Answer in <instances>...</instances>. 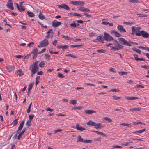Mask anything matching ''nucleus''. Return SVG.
Returning <instances> with one entry per match:
<instances>
[{
	"label": "nucleus",
	"instance_id": "obj_17",
	"mask_svg": "<svg viewBox=\"0 0 149 149\" xmlns=\"http://www.w3.org/2000/svg\"><path fill=\"white\" fill-rule=\"evenodd\" d=\"M6 68L9 72H10L13 70L15 69L14 65H10L6 67Z\"/></svg>",
	"mask_w": 149,
	"mask_h": 149
},
{
	"label": "nucleus",
	"instance_id": "obj_18",
	"mask_svg": "<svg viewBox=\"0 0 149 149\" xmlns=\"http://www.w3.org/2000/svg\"><path fill=\"white\" fill-rule=\"evenodd\" d=\"M142 108L141 107H137V108H131L130 109V111H139Z\"/></svg>",
	"mask_w": 149,
	"mask_h": 149
},
{
	"label": "nucleus",
	"instance_id": "obj_9",
	"mask_svg": "<svg viewBox=\"0 0 149 149\" xmlns=\"http://www.w3.org/2000/svg\"><path fill=\"white\" fill-rule=\"evenodd\" d=\"M57 6L60 8H62L67 10H69L70 9V7L65 4H62L61 5H58Z\"/></svg>",
	"mask_w": 149,
	"mask_h": 149
},
{
	"label": "nucleus",
	"instance_id": "obj_10",
	"mask_svg": "<svg viewBox=\"0 0 149 149\" xmlns=\"http://www.w3.org/2000/svg\"><path fill=\"white\" fill-rule=\"evenodd\" d=\"M79 10L82 12H90V10L87 8H85L82 6H80L78 8Z\"/></svg>",
	"mask_w": 149,
	"mask_h": 149
},
{
	"label": "nucleus",
	"instance_id": "obj_25",
	"mask_svg": "<svg viewBox=\"0 0 149 149\" xmlns=\"http://www.w3.org/2000/svg\"><path fill=\"white\" fill-rule=\"evenodd\" d=\"M68 46L67 45H60L57 46V47L58 48H61L62 49H66L68 47Z\"/></svg>",
	"mask_w": 149,
	"mask_h": 149
},
{
	"label": "nucleus",
	"instance_id": "obj_62",
	"mask_svg": "<svg viewBox=\"0 0 149 149\" xmlns=\"http://www.w3.org/2000/svg\"><path fill=\"white\" fill-rule=\"evenodd\" d=\"M113 148H122L121 146L118 145L114 146H113Z\"/></svg>",
	"mask_w": 149,
	"mask_h": 149
},
{
	"label": "nucleus",
	"instance_id": "obj_49",
	"mask_svg": "<svg viewBox=\"0 0 149 149\" xmlns=\"http://www.w3.org/2000/svg\"><path fill=\"white\" fill-rule=\"evenodd\" d=\"M104 119L108 121V122H110L112 121L111 119L107 117H105L104 118Z\"/></svg>",
	"mask_w": 149,
	"mask_h": 149
},
{
	"label": "nucleus",
	"instance_id": "obj_24",
	"mask_svg": "<svg viewBox=\"0 0 149 149\" xmlns=\"http://www.w3.org/2000/svg\"><path fill=\"white\" fill-rule=\"evenodd\" d=\"M84 140L83 139L81 138L80 135L78 136L77 137V142H82L84 143Z\"/></svg>",
	"mask_w": 149,
	"mask_h": 149
},
{
	"label": "nucleus",
	"instance_id": "obj_42",
	"mask_svg": "<svg viewBox=\"0 0 149 149\" xmlns=\"http://www.w3.org/2000/svg\"><path fill=\"white\" fill-rule=\"evenodd\" d=\"M45 64V62L44 61H42L39 64V66L40 67H43Z\"/></svg>",
	"mask_w": 149,
	"mask_h": 149
},
{
	"label": "nucleus",
	"instance_id": "obj_30",
	"mask_svg": "<svg viewBox=\"0 0 149 149\" xmlns=\"http://www.w3.org/2000/svg\"><path fill=\"white\" fill-rule=\"evenodd\" d=\"M116 49V50H118L123 48V46L120 44H118L116 46H115Z\"/></svg>",
	"mask_w": 149,
	"mask_h": 149
},
{
	"label": "nucleus",
	"instance_id": "obj_57",
	"mask_svg": "<svg viewBox=\"0 0 149 149\" xmlns=\"http://www.w3.org/2000/svg\"><path fill=\"white\" fill-rule=\"evenodd\" d=\"M52 31L53 30L52 29H50L49 30V31L47 32V34H49V35H50V33H52Z\"/></svg>",
	"mask_w": 149,
	"mask_h": 149
},
{
	"label": "nucleus",
	"instance_id": "obj_52",
	"mask_svg": "<svg viewBox=\"0 0 149 149\" xmlns=\"http://www.w3.org/2000/svg\"><path fill=\"white\" fill-rule=\"evenodd\" d=\"M106 51L103 49H98L97 50V52L99 53H104Z\"/></svg>",
	"mask_w": 149,
	"mask_h": 149
},
{
	"label": "nucleus",
	"instance_id": "obj_22",
	"mask_svg": "<svg viewBox=\"0 0 149 149\" xmlns=\"http://www.w3.org/2000/svg\"><path fill=\"white\" fill-rule=\"evenodd\" d=\"M125 99L127 100H136L138 99V98L135 97H128L126 96L125 97Z\"/></svg>",
	"mask_w": 149,
	"mask_h": 149
},
{
	"label": "nucleus",
	"instance_id": "obj_14",
	"mask_svg": "<svg viewBox=\"0 0 149 149\" xmlns=\"http://www.w3.org/2000/svg\"><path fill=\"white\" fill-rule=\"evenodd\" d=\"M76 128L77 130L81 131H83L86 130L85 128L83 127L81 125L78 124L76 125Z\"/></svg>",
	"mask_w": 149,
	"mask_h": 149
},
{
	"label": "nucleus",
	"instance_id": "obj_8",
	"mask_svg": "<svg viewBox=\"0 0 149 149\" xmlns=\"http://www.w3.org/2000/svg\"><path fill=\"white\" fill-rule=\"evenodd\" d=\"M6 6L7 8H9L12 10H14L13 3L11 0H9L7 2Z\"/></svg>",
	"mask_w": 149,
	"mask_h": 149
},
{
	"label": "nucleus",
	"instance_id": "obj_55",
	"mask_svg": "<svg viewBox=\"0 0 149 149\" xmlns=\"http://www.w3.org/2000/svg\"><path fill=\"white\" fill-rule=\"evenodd\" d=\"M83 14L85 16L87 17H91V16L88 14L86 13H84Z\"/></svg>",
	"mask_w": 149,
	"mask_h": 149
},
{
	"label": "nucleus",
	"instance_id": "obj_50",
	"mask_svg": "<svg viewBox=\"0 0 149 149\" xmlns=\"http://www.w3.org/2000/svg\"><path fill=\"white\" fill-rule=\"evenodd\" d=\"M49 56H50L49 54H46L45 56V58L47 60H49L50 59Z\"/></svg>",
	"mask_w": 149,
	"mask_h": 149
},
{
	"label": "nucleus",
	"instance_id": "obj_36",
	"mask_svg": "<svg viewBox=\"0 0 149 149\" xmlns=\"http://www.w3.org/2000/svg\"><path fill=\"white\" fill-rule=\"evenodd\" d=\"M94 132H96V133H97V134H98L99 135H102L104 136L105 137L107 136L106 134H104L102 132H99V131H94Z\"/></svg>",
	"mask_w": 149,
	"mask_h": 149
},
{
	"label": "nucleus",
	"instance_id": "obj_44",
	"mask_svg": "<svg viewBox=\"0 0 149 149\" xmlns=\"http://www.w3.org/2000/svg\"><path fill=\"white\" fill-rule=\"evenodd\" d=\"M119 74L120 75H126L127 74V72H119Z\"/></svg>",
	"mask_w": 149,
	"mask_h": 149
},
{
	"label": "nucleus",
	"instance_id": "obj_39",
	"mask_svg": "<svg viewBox=\"0 0 149 149\" xmlns=\"http://www.w3.org/2000/svg\"><path fill=\"white\" fill-rule=\"evenodd\" d=\"M132 49L139 54H141V51L140 50L137 49L136 48H133Z\"/></svg>",
	"mask_w": 149,
	"mask_h": 149
},
{
	"label": "nucleus",
	"instance_id": "obj_40",
	"mask_svg": "<svg viewBox=\"0 0 149 149\" xmlns=\"http://www.w3.org/2000/svg\"><path fill=\"white\" fill-rule=\"evenodd\" d=\"M73 16H78V17H82V16H83V15H81L80 14L78 13H73Z\"/></svg>",
	"mask_w": 149,
	"mask_h": 149
},
{
	"label": "nucleus",
	"instance_id": "obj_46",
	"mask_svg": "<svg viewBox=\"0 0 149 149\" xmlns=\"http://www.w3.org/2000/svg\"><path fill=\"white\" fill-rule=\"evenodd\" d=\"M57 76L58 77L61 78H63L65 77V76H63L62 74L60 73H58Z\"/></svg>",
	"mask_w": 149,
	"mask_h": 149
},
{
	"label": "nucleus",
	"instance_id": "obj_2",
	"mask_svg": "<svg viewBox=\"0 0 149 149\" xmlns=\"http://www.w3.org/2000/svg\"><path fill=\"white\" fill-rule=\"evenodd\" d=\"M136 35L139 36H141L143 38H149V34L147 32L143 30L141 31L138 33H136Z\"/></svg>",
	"mask_w": 149,
	"mask_h": 149
},
{
	"label": "nucleus",
	"instance_id": "obj_34",
	"mask_svg": "<svg viewBox=\"0 0 149 149\" xmlns=\"http://www.w3.org/2000/svg\"><path fill=\"white\" fill-rule=\"evenodd\" d=\"M138 47L142 49L146 50L149 52V48L147 47H144L143 46H139Z\"/></svg>",
	"mask_w": 149,
	"mask_h": 149
},
{
	"label": "nucleus",
	"instance_id": "obj_27",
	"mask_svg": "<svg viewBox=\"0 0 149 149\" xmlns=\"http://www.w3.org/2000/svg\"><path fill=\"white\" fill-rule=\"evenodd\" d=\"M24 121H22L20 124V125L18 127V130H21L24 124Z\"/></svg>",
	"mask_w": 149,
	"mask_h": 149
},
{
	"label": "nucleus",
	"instance_id": "obj_37",
	"mask_svg": "<svg viewBox=\"0 0 149 149\" xmlns=\"http://www.w3.org/2000/svg\"><path fill=\"white\" fill-rule=\"evenodd\" d=\"M24 134V133L22 131L19 133V135H18L17 136V139L19 140L22 137V135L23 134Z\"/></svg>",
	"mask_w": 149,
	"mask_h": 149
},
{
	"label": "nucleus",
	"instance_id": "obj_54",
	"mask_svg": "<svg viewBox=\"0 0 149 149\" xmlns=\"http://www.w3.org/2000/svg\"><path fill=\"white\" fill-rule=\"evenodd\" d=\"M31 121H28L26 122V125L28 126H30L31 125Z\"/></svg>",
	"mask_w": 149,
	"mask_h": 149
},
{
	"label": "nucleus",
	"instance_id": "obj_15",
	"mask_svg": "<svg viewBox=\"0 0 149 149\" xmlns=\"http://www.w3.org/2000/svg\"><path fill=\"white\" fill-rule=\"evenodd\" d=\"M111 34L112 35L114 34L116 37H118L121 36V35L118 32L114 30L112 31L111 32Z\"/></svg>",
	"mask_w": 149,
	"mask_h": 149
},
{
	"label": "nucleus",
	"instance_id": "obj_35",
	"mask_svg": "<svg viewBox=\"0 0 149 149\" xmlns=\"http://www.w3.org/2000/svg\"><path fill=\"white\" fill-rule=\"evenodd\" d=\"M18 119H16L11 124V125H13V126L16 125L18 123L17 121Z\"/></svg>",
	"mask_w": 149,
	"mask_h": 149
},
{
	"label": "nucleus",
	"instance_id": "obj_19",
	"mask_svg": "<svg viewBox=\"0 0 149 149\" xmlns=\"http://www.w3.org/2000/svg\"><path fill=\"white\" fill-rule=\"evenodd\" d=\"M84 112L86 114H91L96 113V111L92 110H86L84 111Z\"/></svg>",
	"mask_w": 149,
	"mask_h": 149
},
{
	"label": "nucleus",
	"instance_id": "obj_29",
	"mask_svg": "<svg viewBox=\"0 0 149 149\" xmlns=\"http://www.w3.org/2000/svg\"><path fill=\"white\" fill-rule=\"evenodd\" d=\"M27 13L28 15L30 17H33L35 16L34 14L32 12L28 11L27 12Z\"/></svg>",
	"mask_w": 149,
	"mask_h": 149
},
{
	"label": "nucleus",
	"instance_id": "obj_6",
	"mask_svg": "<svg viewBox=\"0 0 149 149\" xmlns=\"http://www.w3.org/2000/svg\"><path fill=\"white\" fill-rule=\"evenodd\" d=\"M70 3L71 4H73L75 6H84V2L80 1H70Z\"/></svg>",
	"mask_w": 149,
	"mask_h": 149
},
{
	"label": "nucleus",
	"instance_id": "obj_21",
	"mask_svg": "<svg viewBox=\"0 0 149 149\" xmlns=\"http://www.w3.org/2000/svg\"><path fill=\"white\" fill-rule=\"evenodd\" d=\"M62 37L64 38L65 40H73V38L70 37H69L68 36H65L62 35Z\"/></svg>",
	"mask_w": 149,
	"mask_h": 149
},
{
	"label": "nucleus",
	"instance_id": "obj_7",
	"mask_svg": "<svg viewBox=\"0 0 149 149\" xmlns=\"http://www.w3.org/2000/svg\"><path fill=\"white\" fill-rule=\"evenodd\" d=\"M104 40L107 41H110L113 40V38L107 33L104 32Z\"/></svg>",
	"mask_w": 149,
	"mask_h": 149
},
{
	"label": "nucleus",
	"instance_id": "obj_23",
	"mask_svg": "<svg viewBox=\"0 0 149 149\" xmlns=\"http://www.w3.org/2000/svg\"><path fill=\"white\" fill-rule=\"evenodd\" d=\"M95 122H93L91 121H89L87 123V125L91 126H95Z\"/></svg>",
	"mask_w": 149,
	"mask_h": 149
},
{
	"label": "nucleus",
	"instance_id": "obj_41",
	"mask_svg": "<svg viewBox=\"0 0 149 149\" xmlns=\"http://www.w3.org/2000/svg\"><path fill=\"white\" fill-rule=\"evenodd\" d=\"M93 141L90 140H84V143H91Z\"/></svg>",
	"mask_w": 149,
	"mask_h": 149
},
{
	"label": "nucleus",
	"instance_id": "obj_38",
	"mask_svg": "<svg viewBox=\"0 0 149 149\" xmlns=\"http://www.w3.org/2000/svg\"><path fill=\"white\" fill-rule=\"evenodd\" d=\"M123 23L127 25H132L133 24H134L135 23L134 22H124Z\"/></svg>",
	"mask_w": 149,
	"mask_h": 149
},
{
	"label": "nucleus",
	"instance_id": "obj_58",
	"mask_svg": "<svg viewBox=\"0 0 149 149\" xmlns=\"http://www.w3.org/2000/svg\"><path fill=\"white\" fill-rule=\"evenodd\" d=\"M113 98L115 100H118L120 98V97H118L115 95H114L113 96Z\"/></svg>",
	"mask_w": 149,
	"mask_h": 149
},
{
	"label": "nucleus",
	"instance_id": "obj_64",
	"mask_svg": "<svg viewBox=\"0 0 149 149\" xmlns=\"http://www.w3.org/2000/svg\"><path fill=\"white\" fill-rule=\"evenodd\" d=\"M31 55V53H29V54H27L26 56H25L24 58V59H27V58H29V56H30Z\"/></svg>",
	"mask_w": 149,
	"mask_h": 149
},
{
	"label": "nucleus",
	"instance_id": "obj_13",
	"mask_svg": "<svg viewBox=\"0 0 149 149\" xmlns=\"http://www.w3.org/2000/svg\"><path fill=\"white\" fill-rule=\"evenodd\" d=\"M117 28L120 32L123 33L126 32L125 29L122 25H118Z\"/></svg>",
	"mask_w": 149,
	"mask_h": 149
},
{
	"label": "nucleus",
	"instance_id": "obj_45",
	"mask_svg": "<svg viewBox=\"0 0 149 149\" xmlns=\"http://www.w3.org/2000/svg\"><path fill=\"white\" fill-rule=\"evenodd\" d=\"M34 116V115L33 114H31L29 115V120L30 121H31L32 120Z\"/></svg>",
	"mask_w": 149,
	"mask_h": 149
},
{
	"label": "nucleus",
	"instance_id": "obj_28",
	"mask_svg": "<svg viewBox=\"0 0 149 149\" xmlns=\"http://www.w3.org/2000/svg\"><path fill=\"white\" fill-rule=\"evenodd\" d=\"M38 52L37 48H34L33 49L31 52V53L38 54H39Z\"/></svg>",
	"mask_w": 149,
	"mask_h": 149
},
{
	"label": "nucleus",
	"instance_id": "obj_33",
	"mask_svg": "<svg viewBox=\"0 0 149 149\" xmlns=\"http://www.w3.org/2000/svg\"><path fill=\"white\" fill-rule=\"evenodd\" d=\"M39 18L41 20L45 19V17L43 16V15L40 13L38 15Z\"/></svg>",
	"mask_w": 149,
	"mask_h": 149
},
{
	"label": "nucleus",
	"instance_id": "obj_63",
	"mask_svg": "<svg viewBox=\"0 0 149 149\" xmlns=\"http://www.w3.org/2000/svg\"><path fill=\"white\" fill-rule=\"evenodd\" d=\"M45 50H46V49L45 48H44L42 50H41V51H40L38 52L39 54H40L42 53H43L45 51Z\"/></svg>",
	"mask_w": 149,
	"mask_h": 149
},
{
	"label": "nucleus",
	"instance_id": "obj_4",
	"mask_svg": "<svg viewBox=\"0 0 149 149\" xmlns=\"http://www.w3.org/2000/svg\"><path fill=\"white\" fill-rule=\"evenodd\" d=\"M120 43L122 45L128 46H131V45L125 39L122 38H118Z\"/></svg>",
	"mask_w": 149,
	"mask_h": 149
},
{
	"label": "nucleus",
	"instance_id": "obj_43",
	"mask_svg": "<svg viewBox=\"0 0 149 149\" xmlns=\"http://www.w3.org/2000/svg\"><path fill=\"white\" fill-rule=\"evenodd\" d=\"M129 1L132 3H140V2L138 0H130Z\"/></svg>",
	"mask_w": 149,
	"mask_h": 149
},
{
	"label": "nucleus",
	"instance_id": "obj_47",
	"mask_svg": "<svg viewBox=\"0 0 149 149\" xmlns=\"http://www.w3.org/2000/svg\"><path fill=\"white\" fill-rule=\"evenodd\" d=\"M82 46V45H71L70 47L72 48H74L75 47H81Z\"/></svg>",
	"mask_w": 149,
	"mask_h": 149
},
{
	"label": "nucleus",
	"instance_id": "obj_26",
	"mask_svg": "<svg viewBox=\"0 0 149 149\" xmlns=\"http://www.w3.org/2000/svg\"><path fill=\"white\" fill-rule=\"evenodd\" d=\"M146 130L145 129H143L142 130H140L138 131H137L135 132H133V133H139L140 134L142 133L143 132L145 131Z\"/></svg>",
	"mask_w": 149,
	"mask_h": 149
},
{
	"label": "nucleus",
	"instance_id": "obj_59",
	"mask_svg": "<svg viewBox=\"0 0 149 149\" xmlns=\"http://www.w3.org/2000/svg\"><path fill=\"white\" fill-rule=\"evenodd\" d=\"M70 26L71 27H77V26H76V24L75 22L71 23L70 24Z\"/></svg>",
	"mask_w": 149,
	"mask_h": 149
},
{
	"label": "nucleus",
	"instance_id": "obj_56",
	"mask_svg": "<svg viewBox=\"0 0 149 149\" xmlns=\"http://www.w3.org/2000/svg\"><path fill=\"white\" fill-rule=\"evenodd\" d=\"M109 24V23L108 22L106 21H103L102 22V24L105 25H107Z\"/></svg>",
	"mask_w": 149,
	"mask_h": 149
},
{
	"label": "nucleus",
	"instance_id": "obj_48",
	"mask_svg": "<svg viewBox=\"0 0 149 149\" xmlns=\"http://www.w3.org/2000/svg\"><path fill=\"white\" fill-rule=\"evenodd\" d=\"M113 42V44L114 45V46H116L117 45H118L119 44L118 43V42L113 39V40H112Z\"/></svg>",
	"mask_w": 149,
	"mask_h": 149
},
{
	"label": "nucleus",
	"instance_id": "obj_11",
	"mask_svg": "<svg viewBox=\"0 0 149 149\" xmlns=\"http://www.w3.org/2000/svg\"><path fill=\"white\" fill-rule=\"evenodd\" d=\"M48 40L46 39H45L41 42L40 45L41 47H43L48 45Z\"/></svg>",
	"mask_w": 149,
	"mask_h": 149
},
{
	"label": "nucleus",
	"instance_id": "obj_20",
	"mask_svg": "<svg viewBox=\"0 0 149 149\" xmlns=\"http://www.w3.org/2000/svg\"><path fill=\"white\" fill-rule=\"evenodd\" d=\"M15 73L17 75H19V76H21L24 74V73L21 69L17 70L16 72Z\"/></svg>",
	"mask_w": 149,
	"mask_h": 149
},
{
	"label": "nucleus",
	"instance_id": "obj_16",
	"mask_svg": "<svg viewBox=\"0 0 149 149\" xmlns=\"http://www.w3.org/2000/svg\"><path fill=\"white\" fill-rule=\"evenodd\" d=\"M104 126V125H102V124L100 123H95L94 127L96 129L102 128Z\"/></svg>",
	"mask_w": 149,
	"mask_h": 149
},
{
	"label": "nucleus",
	"instance_id": "obj_5",
	"mask_svg": "<svg viewBox=\"0 0 149 149\" xmlns=\"http://www.w3.org/2000/svg\"><path fill=\"white\" fill-rule=\"evenodd\" d=\"M120 43L122 45L128 46H131V45L125 39L122 38H118Z\"/></svg>",
	"mask_w": 149,
	"mask_h": 149
},
{
	"label": "nucleus",
	"instance_id": "obj_1",
	"mask_svg": "<svg viewBox=\"0 0 149 149\" xmlns=\"http://www.w3.org/2000/svg\"><path fill=\"white\" fill-rule=\"evenodd\" d=\"M39 63V61H36L33 64V68H29V70L31 72V77H33L34 74L37 72L38 70V64Z\"/></svg>",
	"mask_w": 149,
	"mask_h": 149
},
{
	"label": "nucleus",
	"instance_id": "obj_3",
	"mask_svg": "<svg viewBox=\"0 0 149 149\" xmlns=\"http://www.w3.org/2000/svg\"><path fill=\"white\" fill-rule=\"evenodd\" d=\"M141 29V27L140 26L136 27L135 26H133L131 28V34L133 35H136V33H138L140 32Z\"/></svg>",
	"mask_w": 149,
	"mask_h": 149
},
{
	"label": "nucleus",
	"instance_id": "obj_32",
	"mask_svg": "<svg viewBox=\"0 0 149 149\" xmlns=\"http://www.w3.org/2000/svg\"><path fill=\"white\" fill-rule=\"evenodd\" d=\"M34 82H32L30 84L28 87V90H29V91H31V90L33 86L34 85Z\"/></svg>",
	"mask_w": 149,
	"mask_h": 149
},
{
	"label": "nucleus",
	"instance_id": "obj_60",
	"mask_svg": "<svg viewBox=\"0 0 149 149\" xmlns=\"http://www.w3.org/2000/svg\"><path fill=\"white\" fill-rule=\"evenodd\" d=\"M134 57L136 61H138L139 58H138V55L137 54H134Z\"/></svg>",
	"mask_w": 149,
	"mask_h": 149
},
{
	"label": "nucleus",
	"instance_id": "obj_53",
	"mask_svg": "<svg viewBox=\"0 0 149 149\" xmlns=\"http://www.w3.org/2000/svg\"><path fill=\"white\" fill-rule=\"evenodd\" d=\"M132 143V142H124L122 144V145L123 146L124 145L125 146H127L129 144L131 143Z\"/></svg>",
	"mask_w": 149,
	"mask_h": 149
},
{
	"label": "nucleus",
	"instance_id": "obj_51",
	"mask_svg": "<svg viewBox=\"0 0 149 149\" xmlns=\"http://www.w3.org/2000/svg\"><path fill=\"white\" fill-rule=\"evenodd\" d=\"M22 6L20 8L19 7L18 8V9L20 12L24 11L25 10V9L23 8Z\"/></svg>",
	"mask_w": 149,
	"mask_h": 149
},
{
	"label": "nucleus",
	"instance_id": "obj_31",
	"mask_svg": "<svg viewBox=\"0 0 149 149\" xmlns=\"http://www.w3.org/2000/svg\"><path fill=\"white\" fill-rule=\"evenodd\" d=\"M69 103L73 105H75L77 104V100H70L69 101Z\"/></svg>",
	"mask_w": 149,
	"mask_h": 149
},
{
	"label": "nucleus",
	"instance_id": "obj_61",
	"mask_svg": "<svg viewBox=\"0 0 149 149\" xmlns=\"http://www.w3.org/2000/svg\"><path fill=\"white\" fill-rule=\"evenodd\" d=\"M136 88H144V87L141 85L138 84L136 85V86L135 87Z\"/></svg>",
	"mask_w": 149,
	"mask_h": 149
},
{
	"label": "nucleus",
	"instance_id": "obj_12",
	"mask_svg": "<svg viewBox=\"0 0 149 149\" xmlns=\"http://www.w3.org/2000/svg\"><path fill=\"white\" fill-rule=\"evenodd\" d=\"M103 36H98L97 37L96 39H94L93 40V42H97L101 41V42L103 43Z\"/></svg>",
	"mask_w": 149,
	"mask_h": 149
}]
</instances>
